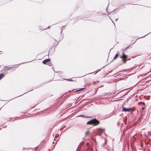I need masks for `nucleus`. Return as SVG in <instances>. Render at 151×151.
Segmentation results:
<instances>
[{"label":"nucleus","mask_w":151,"mask_h":151,"mask_svg":"<svg viewBox=\"0 0 151 151\" xmlns=\"http://www.w3.org/2000/svg\"><path fill=\"white\" fill-rule=\"evenodd\" d=\"M48 28H50V26L48 27Z\"/></svg>","instance_id":"obj_19"},{"label":"nucleus","mask_w":151,"mask_h":151,"mask_svg":"<svg viewBox=\"0 0 151 151\" xmlns=\"http://www.w3.org/2000/svg\"><path fill=\"white\" fill-rule=\"evenodd\" d=\"M142 109H144V108H143V107H142Z\"/></svg>","instance_id":"obj_16"},{"label":"nucleus","mask_w":151,"mask_h":151,"mask_svg":"<svg viewBox=\"0 0 151 151\" xmlns=\"http://www.w3.org/2000/svg\"><path fill=\"white\" fill-rule=\"evenodd\" d=\"M131 110V108H126L125 107H124L122 108V111H124V112L128 111L130 112Z\"/></svg>","instance_id":"obj_4"},{"label":"nucleus","mask_w":151,"mask_h":151,"mask_svg":"<svg viewBox=\"0 0 151 151\" xmlns=\"http://www.w3.org/2000/svg\"><path fill=\"white\" fill-rule=\"evenodd\" d=\"M89 130H88L86 131V136H87L89 134Z\"/></svg>","instance_id":"obj_9"},{"label":"nucleus","mask_w":151,"mask_h":151,"mask_svg":"<svg viewBox=\"0 0 151 151\" xmlns=\"http://www.w3.org/2000/svg\"><path fill=\"white\" fill-rule=\"evenodd\" d=\"M99 121H98L96 119H93L88 122L87 123V124H91L94 125H96L99 124Z\"/></svg>","instance_id":"obj_1"},{"label":"nucleus","mask_w":151,"mask_h":151,"mask_svg":"<svg viewBox=\"0 0 151 151\" xmlns=\"http://www.w3.org/2000/svg\"><path fill=\"white\" fill-rule=\"evenodd\" d=\"M74 91V90H73L72 91H71L70 90V91H69V92H72V91Z\"/></svg>","instance_id":"obj_14"},{"label":"nucleus","mask_w":151,"mask_h":151,"mask_svg":"<svg viewBox=\"0 0 151 151\" xmlns=\"http://www.w3.org/2000/svg\"><path fill=\"white\" fill-rule=\"evenodd\" d=\"M140 104V103H138V105H139V104Z\"/></svg>","instance_id":"obj_15"},{"label":"nucleus","mask_w":151,"mask_h":151,"mask_svg":"<svg viewBox=\"0 0 151 151\" xmlns=\"http://www.w3.org/2000/svg\"><path fill=\"white\" fill-rule=\"evenodd\" d=\"M84 89V88H81V89H78V90H76V91H75V92H77V91H81V90H83V89Z\"/></svg>","instance_id":"obj_10"},{"label":"nucleus","mask_w":151,"mask_h":151,"mask_svg":"<svg viewBox=\"0 0 151 151\" xmlns=\"http://www.w3.org/2000/svg\"><path fill=\"white\" fill-rule=\"evenodd\" d=\"M118 19H116V21Z\"/></svg>","instance_id":"obj_17"},{"label":"nucleus","mask_w":151,"mask_h":151,"mask_svg":"<svg viewBox=\"0 0 151 151\" xmlns=\"http://www.w3.org/2000/svg\"><path fill=\"white\" fill-rule=\"evenodd\" d=\"M78 116H81V117H83V118H88L91 117H89V116H85V115H80Z\"/></svg>","instance_id":"obj_6"},{"label":"nucleus","mask_w":151,"mask_h":151,"mask_svg":"<svg viewBox=\"0 0 151 151\" xmlns=\"http://www.w3.org/2000/svg\"><path fill=\"white\" fill-rule=\"evenodd\" d=\"M4 76V74L3 73L0 74V80Z\"/></svg>","instance_id":"obj_8"},{"label":"nucleus","mask_w":151,"mask_h":151,"mask_svg":"<svg viewBox=\"0 0 151 151\" xmlns=\"http://www.w3.org/2000/svg\"><path fill=\"white\" fill-rule=\"evenodd\" d=\"M104 132V129H102L101 128L98 129H97V134L98 135H100Z\"/></svg>","instance_id":"obj_3"},{"label":"nucleus","mask_w":151,"mask_h":151,"mask_svg":"<svg viewBox=\"0 0 151 151\" xmlns=\"http://www.w3.org/2000/svg\"><path fill=\"white\" fill-rule=\"evenodd\" d=\"M81 146V144H80L78 146V148L76 150V151H80V149H79L80 146Z\"/></svg>","instance_id":"obj_11"},{"label":"nucleus","mask_w":151,"mask_h":151,"mask_svg":"<svg viewBox=\"0 0 151 151\" xmlns=\"http://www.w3.org/2000/svg\"><path fill=\"white\" fill-rule=\"evenodd\" d=\"M37 148H36V149H35V150H36L37 149Z\"/></svg>","instance_id":"obj_18"},{"label":"nucleus","mask_w":151,"mask_h":151,"mask_svg":"<svg viewBox=\"0 0 151 151\" xmlns=\"http://www.w3.org/2000/svg\"><path fill=\"white\" fill-rule=\"evenodd\" d=\"M50 59H45V60H43V61L42 63L44 64H46V63H47L50 62Z\"/></svg>","instance_id":"obj_5"},{"label":"nucleus","mask_w":151,"mask_h":151,"mask_svg":"<svg viewBox=\"0 0 151 151\" xmlns=\"http://www.w3.org/2000/svg\"><path fill=\"white\" fill-rule=\"evenodd\" d=\"M119 55V54L118 53V52H117L115 56H114V60L116 59L118 57Z\"/></svg>","instance_id":"obj_7"},{"label":"nucleus","mask_w":151,"mask_h":151,"mask_svg":"<svg viewBox=\"0 0 151 151\" xmlns=\"http://www.w3.org/2000/svg\"><path fill=\"white\" fill-rule=\"evenodd\" d=\"M66 80H67V81H73V80H71V79H66Z\"/></svg>","instance_id":"obj_12"},{"label":"nucleus","mask_w":151,"mask_h":151,"mask_svg":"<svg viewBox=\"0 0 151 151\" xmlns=\"http://www.w3.org/2000/svg\"><path fill=\"white\" fill-rule=\"evenodd\" d=\"M90 73H88V74H90Z\"/></svg>","instance_id":"obj_21"},{"label":"nucleus","mask_w":151,"mask_h":151,"mask_svg":"<svg viewBox=\"0 0 151 151\" xmlns=\"http://www.w3.org/2000/svg\"><path fill=\"white\" fill-rule=\"evenodd\" d=\"M93 84H95L96 83V82L94 81V82H93Z\"/></svg>","instance_id":"obj_13"},{"label":"nucleus","mask_w":151,"mask_h":151,"mask_svg":"<svg viewBox=\"0 0 151 151\" xmlns=\"http://www.w3.org/2000/svg\"><path fill=\"white\" fill-rule=\"evenodd\" d=\"M122 55H121L120 58H122V61L123 63H125L127 60V56L124 54L123 52H122Z\"/></svg>","instance_id":"obj_2"},{"label":"nucleus","mask_w":151,"mask_h":151,"mask_svg":"<svg viewBox=\"0 0 151 151\" xmlns=\"http://www.w3.org/2000/svg\"><path fill=\"white\" fill-rule=\"evenodd\" d=\"M90 73H88V74H90Z\"/></svg>","instance_id":"obj_20"}]
</instances>
